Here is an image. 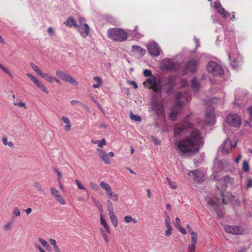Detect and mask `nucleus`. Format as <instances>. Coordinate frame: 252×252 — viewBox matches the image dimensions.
I'll return each mask as SVG.
<instances>
[{"mask_svg": "<svg viewBox=\"0 0 252 252\" xmlns=\"http://www.w3.org/2000/svg\"><path fill=\"white\" fill-rule=\"evenodd\" d=\"M203 138L199 130L191 128L190 134L187 138L176 141L174 145L182 154L197 153L203 145Z\"/></svg>", "mask_w": 252, "mask_h": 252, "instance_id": "nucleus-1", "label": "nucleus"}, {"mask_svg": "<svg viewBox=\"0 0 252 252\" xmlns=\"http://www.w3.org/2000/svg\"><path fill=\"white\" fill-rule=\"evenodd\" d=\"M128 33L120 28H110L107 31L108 37L115 41L118 42H123L127 39Z\"/></svg>", "mask_w": 252, "mask_h": 252, "instance_id": "nucleus-2", "label": "nucleus"}, {"mask_svg": "<svg viewBox=\"0 0 252 252\" xmlns=\"http://www.w3.org/2000/svg\"><path fill=\"white\" fill-rule=\"evenodd\" d=\"M143 75L145 77H149L147 79L146 83L150 86L149 87L150 89H152L154 92L161 91V87L160 80H158L155 76H152V73L150 70L145 69L143 71ZM145 84L146 82L143 83L144 85Z\"/></svg>", "mask_w": 252, "mask_h": 252, "instance_id": "nucleus-3", "label": "nucleus"}, {"mask_svg": "<svg viewBox=\"0 0 252 252\" xmlns=\"http://www.w3.org/2000/svg\"><path fill=\"white\" fill-rule=\"evenodd\" d=\"M207 71L214 75H221L223 73L222 67L216 62H209L207 65Z\"/></svg>", "mask_w": 252, "mask_h": 252, "instance_id": "nucleus-4", "label": "nucleus"}, {"mask_svg": "<svg viewBox=\"0 0 252 252\" xmlns=\"http://www.w3.org/2000/svg\"><path fill=\"white\" fill-rule=\"evenodd\" d=\"M189 117L190 115H187L184 119V124L177 126L174 128V133L175 136L180 134L189 128H192L191 124L189 121Z\"/></svg>", "mask_w": 252, "mask_h": 252, "instance_id": "nucleus-5", "label": "nucleus"}, {"mask_svg": "<svg viewBox=\"0 0 252 252\" xmlns=\"http://www.w3.org/2000/svg\"><path fill=\"white\" fill-rule=\"evenodd\" d=\"M100 186L106 191L107 196L114 201H117L119 199V195L116 193L112 191L111 186L107 183L101 181L100 182Z\"/></svg>", "mask_w": 252, "mask_h": 252, "instance_id": "nucleus-6", "label": "nucleus"}, {"mask_svg": "<svg viewBox=\"0 0 252 252\" xmlns=\"http://www.w3.org/2000/svg\"><path fill=\"white\" fill-rule=\"evenodd\" d=\"M56 75L61 79L70 83L74 86L78 85L77 81L70 75L65 73L61 70H57L56 71Z\"/></svg>", "mask_w": 252, "mask_h": 252, "instance_id": "nucleus-7", "label": "nucleus"}, {"mask_svg": "<svg viewBox=\"0 0 252 252\" xmlns=\"http://www.w3.org/2000/svg\"><path fill=\"white\" fill-rule=\"evenodd\" d=\"M226 121L229 125L239 127L241 125L242 119L236 114H229L226 117Z\"/></svg>", "mask_w": 252, "mask_h": 252, "instance_id": "nucleus-8", "label": "nucleus"}, {"mask_svg": "<svg viewBox=\"0 0 252 252\" xmlns=\"http://www.w3.org/2000/svg\"><path fill=\"white\" fill-rule=\"evenodd\" d=\"M147 48L152 57H158L160 55L161 50L159 45L154 41L149 43L147 45Z\"/></svg>", "mask_w": 252, "mask_h": 252, "instance_id": "nucleus-9", "label": "nucleus"}, {"mask_svg": "<svg viewBox=\"0 0 252 252\" xmlns=\"http://www.w3.org/2000/svg\"><path fill=\"white\" fill-rule=\"evenodd\" d=\"M236 144L237 143H235L234 145H232L230 139L226 138L221 145L220 149L223 155H227L231 152L232 148L236 146Z\"/></svg>", "mask_w": 252, "mask_h": 252, "instance_id": "nucleus-10", "label": "nucleus"}, {"mask_svg": "<svg viewBox=\"0 0 252 252\" xmlns=\"http://www.w3.org/2000/svg\"><path fill=\"white\" fill-rule=\"evenodd\" d=\"M224 230L226 233L234 235H242L244 234V231L239 226L236 225H225Z\"/></svg>", "mask_w": 252, "mask_h": 252, "instance_id": "nucleus-11", "label": "nucleus"}, {"mask_svg": "<svg viewBox=\"0 0 252 252\" xmlns=\"http://www.w3.org/2000/svg\"><path fill=\"white\" fill-rule=\"evenodd\" d=\"M26 75L30 78L36 85L37 87L40 89L42 92L47 94H49V91L45 86L42 82H40L34 76L29 73H27Z\"/></svg>", "mask_w": 252, "mask_h": 252, "instance_id": "nucleus-12", "label": "nucleus"}, {"mask_svg": "<svg viewBox=\"0 0 252 252\" xmlns=\"http://www.w3.org/2000/svg\"><path fill=\"white\" fill-rule=\"evenodd\" d=\"M152 110L158 116H162L164 112L163 104L161 101H155L152 103Z\"/></svg>", "mask_w": 252, "mask_h": 252, "instance_id": "nucleus-13", "label": "nucleus"}, {"mask_svg": "<svg viewBox=\"0 0 252 252\" xmlns=\"http://www.w3.org/2000/svg\"><path fill=\"white\" fill-rule=\"evenodd\" d=\"M205 121L207 125H212L216 122V118L213 109L210 108L205 112Z\"/></svg>", "mask_w": 252, "mask_h": 252, "instance_id": "nucleus-14", "label": "nucleus"}, {"mask_svg": "<svg viewBox=\"0 0 252 252\" xmlns=\"http://www.w3.org/2000/svg\"><path fill=\"white\" fill-rule=\"evenodd\" d=\"M76 29L83 38H86L90 33V29L87 24L78 25Z\"/></svg>", "mask_w": 252, "mask_h": 252, "instance_id": "nucleus-15", "label": "nucleus"}, {"mask_svg": "<svg viewBox=\"0 0 252 252\" xmlns=\"http://www.w3.org/2000/svg\"><path fill=\"white\" fill-rule=\"evenodd\" d=\"M198 63V61L195 59L190 60L186 64L187 70L192 73L195 72L196 71Z\"/></svg>", "mask_w": 252, "mask_h": 252, "instance_id": "nucleus-16", "label": "nucleus"}, {"mask_svg": "<svg viewBox=\"0 0 252 252\" xmlns=\"http://www.w3.org/2000/svg\"><path fill=\"white\" fill-rule=\"evenodd\" d=\"M183 105V102H182L181 101H178L176 103L174 108H173V110H172V112L170 114V118L171 120L175 121L176 120V117L178 114V111L176 110V109H181Z\"/></svg>", "mask_w": 252, "mask_h": 252, "instance_id": "nucleus-17", "label": "nucleus"}, {"mask_svg": "<svg viewBox=\"0 0 252 252\" xmlns=\"http://www.w3.org/2000/svg\"><path fill=\"white\" fill-rule=\"evenodd\" d=\"M189 176H192L195 180L199 183H202L204 181L203 179V174L198 170H192L188 173Z\"/></svg>", "mask_w": 252, "mask_h": 252, "instance_id": "nucleus-18", "label": "nucleus"}, {"mask_svg": "<svg viewBox=\"0 0 252 252\" xmlns=\"http://www.w3.org/2000/svg\"><path fill=\"white\" fill-rule=\"evenodd\" d=\"M215 8L224 18L226 19L229 16V13L223 8L220 2L219 1L215 2Z\"/></svg>", "mask_w": 252, "mask_h": 252, "instance_id": "nucleus-19", "label": "nucleus"}, {"mask_svg": "<svg viewBox=\"0 0 252 252\" xmlns=\"http://www.w3.org/2000/svg\"><path fill=\"white\" fill-rule=\"evenodd\" d=\"M96 151L97 152L100 158L102 159V160L105 164H110V160L108 157V155L106 154L103 150L101 149H97Z\"/></svg>", "mask_w": 252, "mask_h": 252, "instance_id": "nucleus-20", "label": "nucleus"}, {"mask_svg": "<svg viewBox=\"0 0 252 252\" xmlns=\"http://www.w3.org/2000/svg\"><path fill=\"white\" fill-rule=\"evenodd\" d=\"M163 65L165 69L168 71L174 70L176 67V63L170 59H166L163 62Z\"/></svg>", "mask_w": 252, "mask_h": 252, "instance_id": "nucleus-21", "label": "nucleus"}, {"mask_svg": "<svg viewBox=\"0 0 252 252\" xmlns=\"http://www.w3.org/2000/svg\"><path fill=\"white\" fill-rule=\"evenodd\" d=\"M197 237L194 233H192V238H191V244L188 246V252H194L196 248V244L197 243Z\"/></svg>", "mask_w": 252, "mask_h": 252, "instance_id": "nucleus-22", "label": "nucleus"}, {"mask_svg": "<svg viewBox=\"0 0 252 252\" xmlns=\"http://www.w3.org/2000/svg\"><path fill=\"white\" fill-rule=\"evenodd\" d=\"M132 52L134 54H139L141 56H143L145 54V50L140 46L133 45L132 46Z\"/></svg>", "mask_w": 252, "mask_h": 252, "instance_id": "nucleus-23", "label": "nucleus"}, {"mask_svg": "<svg viewBox=\"0 0 252 252\" xmlns=\"http://www.w3.org/2000/svg\"><path fill=\"white\" fill-rule=\"evenodd\" d=\"M64 24L66 26L69 27L73 26L76 28L78 27V25L76 24L75 19L72 17H68L66 20V22L64 23Z\"/></svg>", "mask_w": 252, "mask_h": 252, "instance_id": "nucleus-24", "label": "nucleus"}, {"mask_svg": "<svg viewBox=\"0 0 252 252\" xmlns=\"http://www.w3.org/2000/svg\"><path fill=\"white\" fill-rule=\"evenodd\" d=\"M93 79L96 82V84H94L93 85V87L94 88L96 89L101 86L102 84V80L100 77L94 76L93 77Z\"/></svg>", "mask_w": 252, "mask_h": 252, "instance_id": "nucleus-25", "label": "nucleus"}, {"mask_svg": "<svg viewBox=\"0 0 252 252\" xmlns=\"http://www.w3.org/2000/svg\"><path fill=\"white\" fill-rule=\"evenodd\" d=\"M100 223L104 226V228L106 229L107 232L110 233V229L106 220L104 219L103 216L102 214L100 215Z\"/></svg>", "mask_w": 252, "mask_h": 252, "instance_id": "nucleus-26", "label": "nucleus"}, {"mask_svg": "<svg viewBox=\"0 0 252 252\" xmlns=\"http://www.w3.org/2000/svg\"><path fill=\"white\" fill-rule=\"evenodd\" d=\"M199 85L198 80L196 78H194L191 82V88L194 91H197L199 89Z\"/></svg>", "mask_w": 252, "mask_h": 252, "instance_id": "nucleus-27", "label": "nucleus"}, {"mask_svg": "<svg viewBox=\"0 0 252 252\" xmlns=\"http://www.w3.org/2000/svg\"><path fill=\"white\" fill-rule=\"evenodd\" d=\"M110 219L111 222L114 227H116L118 224V219L117 216L114 214L110 215Z\"/></svg>", "mask_w": 252, "mask_h": 252, "instance_id": "nucleus-28", "label": "nucleus"}, {"mask_svg": "<svg viewBox=\"0 0 252 252\" xmlns=\"http://www.w3.org/2000/svg\"><path fill=\"white\" fill-rule=\"evenodd\" d=\"M107 210L109 213L110 215L114 214L113 207L111 201L110 200H107Z\"/></svg>", "mask_w": 252, "mask_h": 252, "instance_id": "nucleus-29", "label": "nucleus"}, {"mask_svg": "<svg viewBox=\"0 0 252 252\" xmlns=\"http://www.w3.org/2000/svg\"><path fill=\"white\" fill-rule=\"evenodd\" d=\"M30 64L32 69H33L39 75L41 76L42 75L43 73L41 72L36 64L33 63H30Z\"/></svg>", "mask_w": 252, "mask_h": 252, "instance_id": "nucleus-30", "label": "nucleus"}, {"mask_svg": "<svg viewBox=\"0 0 252 252\" xmlns=\"http://www.w3.org/2000/svg\"><path fill=\"white\" fill-rule=\"evenodd\" d=\"M0 68L6 74H7L11 78H13V75L11 72L2 64L0 63Z\"/></svg>", "mask_w": 252, "mask_h": 252, "instance_id": "nucleus-31", "label": "nucleus"}, {"mask_svg": "<svg viewBox=\"0 0 252 252\" xmlns=\"http://www.w3.org/2000/svg\"><path fill=\"white\" fill-rule=\"evenodd\" d=\"M41 77L45 79L47 81L50 83H53L54 81V79L55 77L50 76L48 74L43 73Z\"/></svg>", "mask_w": 252, "mask_h": 252, "instance_id": "nucleus-32", "label": "nucleus"}, {"mask_svg": "<svg viewBox=\"0 0 252 252\" xmlns=\"http://www.w3.org/2000/svg\"><path fill=\"white\" fill-rule=\"evenodd\" d=\"M38 241L47 250L50 249V246L48 243L44 239L39 238H38Z\"/></svg>", "mask_w": 252, "mask_h": 252, "instance_id": "nucleus-33", "label": "nucleus"}, {"mask_svg": "<svg viewBox=\"0 0 252 252\" xmlns=\"http://www.w3.org/2000/svg\"><path fill=\"white\" fill-rule=\"evenodd\" d=\"M93 202L95 204V205L98 208L99 211L101 212V214L103 212V208L102 205L100 203V202L96 199L93 198Z\"/></svg>", "mask_w": 252, "mask_h": 252, "instance_id": "nucleus-34", "label": "nucleus"}, {"mask_svg": "<svg viewBox=\"0 0 252 252\" xmlns=\"http://www.w3.org/2000/svg\"><path fill=\"white\" fill-rule=\"evenodd\" d=\"M50 191H51V194L55 198H56L58 195H59L60 194L59 193V191L57 189L54 188V187L51 188Z\"/></svg>", "mask_w": 252, "mask_h": 252, "instance_id": "nucleus-35", "label": "nucleus"}, {"mask_svg": "<svg viewBox=\"0 0 252 252\" xmlns=\"http://www.w3.org/2000/svg\"><path fill=\"white\" fill-rule=\"evenodd\" d=\"M55 199L58 202H59L60 204L62 205H63L65 204V201L64 199H63V197L60 194Z\"/></svg>", "mask_w": 252, "mask_h": 252, "instance_id": "nucleus-36", "label": "nucleus"}, {"mask_svg": "<svg viewBox=\"0 0 252 252\" xmlns=\"http://www.w3.org/2000/svg\"><path fill=\"white\" fill-rule=\"evenodd\" d=\"M243 169L245 172L249 171V164L246 160L244 161L243 162Z\"/></svg>", "mask_w": 252, "mask_h": 252, "instance_id": "nucleus-37", "label": "nucleus"}, {"mask_svg": "<svg viewBox=\"0 0 252 252\" xmlns=\"http://www.w3.org/2000/svg\"><path fill=\"white\" fill-rule=\"evenodd\" d=\"M75 182L76 183V185H77V187L78 189L86 190V189L84 187V186L82 184V183L78 180L75 179Z\"/></svg>", "mask_w": 252, "mask_h": 252, "instance_id": "nucleus-38", "label": "nucleus"}, {"mask_svg": "<svg viewBox=\"0 0 252 252\" xmlns=\"http://www.w3.org/2000/svg\"><path fill=\"white\" fill-rule=\"evenodd\" d=\"M130 118L136 122H140L141 121V118L140 116L135 115L132 113L130 114Z\"/></svg>", "mask_w": 252, "mask_h": 252, "instance_id": "nucleus-39", "label": "nucleus"}, {"mask_svg": "<svg viewBox=\"0 0 252 252\" xmlns=\"http://www.w3.org/2000/svg\"><path fill=\"white\" fill-rule=\"evenodd\" d=\"M89 185L90 186V187L94 190H98L99 189V186H98V185H97L96 184L93 182H91L89 183Z\"/></svg>", "mask_w": 252, "mask_h": 252, "instance_id": "nucleus-40", "label": "nucleus"}, {"mask_svg": "<svg viewBox=\"0 0 252 252\" xmlns=\"http://www.w3.org/2000/svg\"><path fill=\"white\" fill-rule=\"evenodd\" d=\"M13 215L15 217H19L21 215V213L17 207H14L13 209Z\"/></svg>", "mask_w": 252, "mask_h": 252, "instance_id": "nucleus-41", "label": "nucleus"}, {"mask_svg": "<svg viewBox=\"0 0 252 252\" xmlns=\"http://www.w3.org/2000/svg\"><path fill=\"white\" fill-rule=\"evenodd\" d=\"M167 230L165 232V235L166 236H169L172 234V228L171 225H166Z\"/></svg>", "mask_w": 252, "mask_h": 252, "instance_id": "nucleus-42", "label": "nucleus"}, {"mask_svg": "<svg viewBox=\"0 0 252 252\" xmlns=\"http://www.w3.org/2000/svg\"><path fill=\"white\" fill-rule=\"evenodd\" d=\"M100 232H101V234L102 236V237H103L105 241L106 242V243H108L109 241V238H108L107 237V235L106 234V233L104 231V230H103V229L102 228H100Z\"/></svg>", "mask_w": 252, "mask_h": 252, "instance_id": "nucleus-43", "label": "nucleus"}, {"mask_svg": "<svg viewBox=\"0 0 252 252\" xmlns=\"http://www.w3.org/2000/svg\"><path fill=\"white\" fill-rule=\"evenodd\" d=\"M12 224L11 222H7L5 223V224L3 226V229L5 231H8L11 228Z\"/></svg>", "mask_w": 252, "mask_h": 252, "instance_id": "nucleus-44", "label": "nucleus"}, {"mask_svg": "<svg viewBox=\"0 0 252 252\" xmlns=\"http://www.w3.org/2000/svg\"><path fill=\"white\" fill-rule=\"evenodd\" d=\"M186 227H187V228L188 229V230L190 232V234L191 235V238H192V233H194L195 234V235H196V237H197V233L195 232H194V231H193L192 230L191 226L189 225V224L187 225Z\"/></svg>", "mask_w": 252, "mask_h": 252, "instance_id": "nucleus-45", "label": "nucleus"}, {"mask_svg": "<svg viewBox=\"0 0 252 252\" xmlns=\"http://www.w3.org/2000/svg\"><path fill=\"white\" fill-rule=\"evenodd\" d=\"M34 247L37 249L40 252H46V251L43 250L42 247L37 243H35L34 244Z\"/></svg>", "mask_w": 252, "mask_h": 252, "instance_id": "nucleus-46", "label": "nucleus"}, {"mask_svg": "<svg viewBox=\"0 0 252 252\" xmlns=\"http://www.w3.org/2000/svg\"><path fill=\"white\" fill-rule=\"evenodd\" d=\"M151 138L156 145H158L160 144V141L157 137L152 136Z\"/></svg>", "mask_w": 252, "mask_h": 252, "instance_id": "nucleus-47", "label": "nucleus"}, {"mask_svg": "<svg viewBox=\"0 0 252 252\" xmlns=\"http://www.w3.org/2000/svg\"><path fill=\"white\" fill-rule=\"evenodd\" d=\"M165 214H166V217H165V223L166 226V225H170V217L168 216V215L167 214V213L165 212Z\"/></svg>", "mask_w": 252, "mask_h": 252, "instance_id": "nucleus-48", "label": "nucleus"}, {"mask_svg": "<svg viewBox=\"0 0 252 252\" xmlns=\"http://www.w3.org/2000/svg\"><path fill=\"white\" fill-rule=\"evenodd\" d=\"M106 145V141L104 138H102L101 140H99L98 145L99 147H102L104 145Z\"/></svg>", "mask_w": 252, "mask_h": 252, "instance_id": "nucleus-49", "label": "nucleus"}, {"mask_svg": "<svg viewBox=\"0 0 252 252\" xmlns=\"http://www.w3.org/2000/svg\"><path fill=\"white\" fill-rule=\"evenodd\" d=\"M207 203H208V204H209L210 205H211L212 206H216L217 205L216 202L213 199H212L211 198H210L207 201Z\"/></svg>", "mask_w": 252, "mask_h": 252, "instance_id": "nucleus-50", "label": "nucleus"}, {"mask_svg": "<svg viewBox=\"0 0 252 252\" xmlns=\"http://www.w3.org/2000/svg\"><path fill=\"white\" fill-rule=\"evenodd\" d=\"M62 121L66 124H70V122L69 121V120L68 119V118H67L66 117H65V116H63L61 118Z\"/></svg>", "mask_w": 252, "mask_h": 252, "instance_id": "nucleus-51", "label": "nucleus"}, {"mask_svg": "<svg viewBox=\"0 0 252 252\" xmlns=\"http://www.w3.org/2000/svg\"><path fill=\"white\" fill-rule=\"evenodd\" d=\"M230 65L233 69L237 68V63L236 60H234L230 63Z\"/></svg>", "mask_w": 252, "mask_h": 252, "instance_id": "nucleus-52", "label": "nucleus"}, {"mask_svg": "<svg viewBox=\"0 0 252 252\" xmlns=\"http://www.w3.org/2000/svg\"><path fill=\"white\" fill-rule=\"evenodd\" d=\"M35 187L39 191H42V188L40 184L38 182H35L34 183Z\"/></svg>", "mask_w": 252, "mask_h": 252, "instance_id": "nucleus-53", "label": "nucleus"}, {"mask_svg": "<svg viewBox=\"0 0 252 252\" xmlns=\"http://www.w3.org/2000/svg\"><path fill=\"white\" fill-rule=\"evenodd\" d=\"M246 187L247 189L252 188V179L250 178L248 180Z\"/></svg>", "mask_w": 252, "mask_h": 252, "instance_id": "nucleus-54", "label": "nucleus"}, {"mask_svg": "<svg viewBox=\"0 0 252 252\" xmlns=\"http://www.w3.org/2000/svg\"><path fill=\"white\" fill-rule=\"evenodd\" d=\"M174 224L176 227H177L178 225H181V221L179 218H176Z\"/></svg>", "mask_w": 252, "mask_h": 252, "instance_id": "nucleus-55", "label": "nucleus"}, {"mask_svg": "<svg viewBox=\"0 0 252 252\" xmlns=\"http://www.w3.org/2000/svg\"><path fill=\"white\" fill-rule=\"evenodd\" d=\"M14 105L19 107H23L26 108V104L23 102H15Z\"/></svg>", "mask_w": 252, "mask_h": 252, "instance_id": "nucleus-56", "label": "nucleus"}, {"mask_svg": "<svg viewBox=\"0 0 252 252\" xmlns=\"http://www.w3.org/2000/svg\"><path fill=\"white\" fill-rule=\"evenodd\" d=\"M178 230L183 234H186V230L182 227L181 225H178V227H177Z\"/></svg>", "mask_w": 252, "mask_h": 252, "instance_id": "nucleus-57", "label": "nucleus"}, {"mask_svg": "<svg viewBox=\"0 0 252 252\" xmlns=\"http://www.w3.org/2000/svg\"><path fill=\"white\" fill-rule=\"evenodd\" d=\"M124 220H125L126 222L129 223L131 221H132V217L130 216H126L125 217Z\"/></svg>", "mask_w": 252, "mask_h": 252, "instance_id": "nucleus-58", "label": "nucleus"}, {"mask_svg": "<svg viewBox=\"0 0 252 252\" xmlns=\"http://www.w3.org/2000/svg\"><path fill=\"white\" fill-rule=\"evenodd\" d=\"M168 185L170 187L173 189H176L177 188V184L174 182H170Z\"/></svg>", "mask_w": 252, "mask_h": 252, "instance_id": "nucleus-59", "label": "nucleus"}, {"mask_svg": "<svg viewBox=\"0 0 252 252\" xmlns=\"http://www.w3.org/2000/svg\"><path fill=\"white\" fill-rule=\"evenodd\" d=\"M50 242L51 244L53 246V248L58 246L57 245L56 241L55 239H51L50 240Z\"/></svg>", "mask_w": 252, "mask_h": 252, "instance_id": "nucleus-60", "label": "nucleus"}, {"mask_svg": "<svg viewBox=\"0 0 252 252\" xmlns=\"http://www.w3.org/2000/svg\"><path fill=\"white\" fill-rule=\"evenodd\" d=\"M54 171L58 175V180L59 181L62 178V173L56 168L54 169Z\"/></svg>", "mask_w": 252, "mask_h": 252, "instance_id": "nucleus-61", "label": "nucleus"}, {"mask_svg": "<svg viewBox=\"0 0 252 252\" xmlns=\"http://www.w3.org/2000/svg\"><path fill=\"white\" fill-rule=\"evenodd\" d=\"M194 40L196 43V48H197L200 46V42L199 39L197 38L196 37H194Z\"/></svg>", "mask_w": 252, "mask_h": 252, "instance_id": "nucleus-62", "label": "nucleus"}, {"mask_svg": "<svg viewBox=\"0 0 252 252\" xmlns=\"http://www.w3.org/2000/svg\"><path fill=\"white\" fill-rule=\"evenodd\" d=\"M47 32L50 35H53L54 33V31L52 27H49L47 29Z\"/></svg>", "mask_w": 252, "mask_h": 252, "instance_id": "nucleus-63", "label": "nucleus"}, {"mask_svg": "<svg viewBox=\"0 0 252 252\" xmlns=\"http://www.w3.org/2000/svg\"><path fill=\"white\" fill-rule=\"evenodd\" d=\"M248 110L249 113L250 119L252 120V106H250L248 108Z\"/></svg>", "mask_w": 252, "mask_h": 252, "instance_id": "nucleus-64", "label": "nucleus"}]
</instances>
